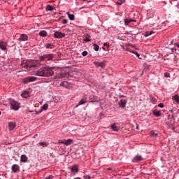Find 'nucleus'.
I'll return each mask as SVG.
<instances>
[{
    "mask_svg": "<svg viewBox=\"0 0 179 179\" xmlns=\"http://www.w3.org/2000/svg\"><path fill=\"white\" fill-rule=\"evenodd\" d=\"M87 54H89L88 52H87V51H83L82 53H81V55H83V57H86L87 55Z\"/></svg>",
    "mask_w": 179,
    "mask_h": 179,
    "instance_id": "nucleus-36",
    "label": "nucleus"
},
{
    "mask_svg": "<svg viewBox=\"0 0 179 179\" xmlns=\"http://www.w3.org/2000/svg\"><path fill=\"white\" fill-rule=\"evenodd\" d=\"M90 34H87L84 35V38H83V41H85V43H89V41H92V39H90Z\"/></svg>",
    "mask_w": 179,
    "mask_h": 179,
    "instance_id": "nucleus-17",
    "label": "nucleus"
},
{
    "mask_svg": "<svg viewBox=\"0 0 179 179\" xmlns=\"http://www.w3.org/2000/svg\"><path fill=\"white\" fill-rule=\"evenodd\" d=\"M143 36L144 37H149L150 35L149 34V31H145L144 32Z\"/></svg>",
    "mask_w": 179,
    "mask_h": 179,
    "instance_id": "nucleus-41",
    "label": "nucleus"
},
{
    "mask_svg": "<svg viewBox=\"0 0 179 179\" xmlns=\"http://www.w3.org/2000/svg\"><path fill=\"white\" fill-rule=\"evenodd\" d=\"M55 9V8H54V6H52L51 5H47L45 7L46 11H51V10H54Z\"/></svg>",
    "mask_w": 179,
    "mask_h": 179,
    "instance_id": "nucleus-26",
    "label": "nucleus"
},
{
    "mask_svg": "<svg viewBox=\"0 0 179 179\" xmlns=\"http://www.w3.org/2000/svg\"><path fill=\"white\" fill-rule=\"evenodd\" d=\"M65 36H66L65 33H62L59 31H56L54 34L55 38H64V37H65Z\"/></svg>",
    "mask_w": 179,
    "mask_h": 179,
    "instance_id": "nucleus-9",
    "label": "nucleus"
},
{
    "mask_svg": "<svg viewBox=\"0 0 179 179\" xmlns=\"http://www.w3.org/2000/svg\"><path fill=\"white\" fill-rule=\"evenodd\" d=\"M66 15L69 17V19L70 20H75V15L69 13V12L66 13Z\"/></svg>",
    "mask_w": 179,
    "mask_h": 179,
    "instance_id": "nucleus-29",
    "label": "nucleus"
},
{
    "mask_svg": "<svg viewBox=\"0 0 179 179\" xmlns=\"http://www.w3.org/2000/svg\"><path fill=\"white\" fill-rule=\"evenodd\" d=\"M111 129L114 131L115 132H117V131L120 130V127L115 126V124H111L110 126Z\"/></svg>",
    "mask_w": 179,
    "mask_h": 179,
    "instance_id": "nucleus-27",
    "label": "nucleus"
},
{
    "mask_svg": "<svg viewBox=\"0 0 179 179\" xmlns=\"http://www.w3.org/2000/svg\"><path fill=\"white\" fill-rule=\"evenodd\" d=\"M81 1H83L84 2L86 1V0H81Z\"/></svg>",
    "mask_w": 179,
    "mask_h": 179,
    "instance_id": "nucleus-55",
    "label": "nucleus"
},
{
    "mask_svg": "<svg viewBox=\"0 0 179 179\" xmlns=\"http://www.w3.org/2000/svg\"><path fill=\"white\" fill-rule=\"evenodd\" d=\"M41 113H43V109H40L39 110H36L35 111V113L36 115L41 114Z\"/></svg>",
    "mask_w": 179,
    "mask_h": 179,
    "instance_id": "nucleus-39",
    "label": "nucleus"
},
{
    "mask_svg": "<svg viewBox=\"0 0 179 179\" xmlns=\"http://www.w3.org/2000/svg\"><path fill=\"white\" fill-rule=\"evenodd\" d=\"M102 50H103V51H107V49H106V48H104V47H102Z\"/></svg>",
    "mask_w": 179,
    "mask_h": 179,
    "instance_id": "nucleus-53",
    "label": "nucleus"
},
{
    "mask_svg": "<svg viewBox=\"0 0 179 179\" xmlns=\"http://www.w3.org/2000/svg\"><path fill=\"white\" fill-rule=\"evenodd\" d=\"M93 50H94V51H99V50L100 49V46H99V45L94 43L93 44Z\"/></svg>",
    "mask_w": 179,
    "mask_h": 179,
    "instance_id": "nucleus-31",
    "label": "nucleus"
},
{
    "mask_svg": "<svg viewBox=\"0 0 179 179\" xmlns=\"http://www.w3.org/2000/svg\"><path fill=\"white\" fill-rule=\"evenodd\" d=\"M29 40V36L26 34H22L20 35V37L18 38L19 41H27Z\"/></svg>",
    "mask_w": 179,
    "mask_h": 179,
    "instance_id": "nucleus-13",
    "label": "nucleus"
},
{
    "mask_svg": "<svg viewBox=\"0 0 179 179\" xmlns=\"http://www.w3.org/2000/svg\"><path fill=\"white\" fill-rule=\"evenodd\" d=\"M66 23H68V20L64 19V20H62V24H66Z\"/></svg>",
    "mask_w": 179,
    "mask_h": 179,
    "instance_id": "nucleus-45",
    "label": "nucleus"
},
{
    "mask_svg": "<svg viewBox=\"0 0 179 179\" xmlns=\"http://www.w3.org/2000/svg\"><path fill=\"white\" fill-rule=\"evenodd\" d=\"M39 36H40L41 37H47V36H48L47 31H44V30L41 31L39 32Z\"/></svg>",
    "mask_w": 179,
    "mask_h": 179,
    "instance_id": "nucleus-28",
    "label": "nucleus"
},
{
    "mask_svg": "<svg viewBox=\"0 0 179 179\" xmlns=\"http://www.w3.org/2000/svg\"><path fill=\"white\" fill-rule=\"evenodd\" d=\"M132 22H134V20H132L131 18H126V19H124V24H125V26H128L129 24V23H132Z\"/></svg>",
    "mask_w": 179,
    "mask_h": 179,
    "instance_id": "nucleus-25",
    "label": "nucleus"
},
{
    "mask_svg": "<svg viewBox=\"0 0 179 179\" xmlns=\"http://www.w3.org/2000/svg\"><path fill=\"white\" fill-rule=\"evenodd\" d=\"M29 94H30V92H29V91L27 90H24L22 94H21V96L23 99H27V97H29Z\"/></svg>",
    "mask_w": 179,
    "mask_h": 179,
    "instance_id": "nucleus-18",
    "label": "nucleus"
},
{
    "mask_svg": "<svg viewBox=\"0 0 179 179\" xmlns=\"http://www.w3.org/2000/svg\"><path fill=\"white\" fill-rule=\"evenodd\" d=\"M48 108V103H45L41 108V110H42V111L43 110H47Z\"/></svg>",
    "mask_w": 179,
    "mask_h": 179,
    "instance_id": "nucleus-33",
    "label": "nucleus"
},
{
    "mask_svg": "<svg viewBox=\"0 0 179 179\" xmlns=\"http://www.w3.org/2000/svg\"><path fill=\"white\" fill-rule=\"evenodd\" d=\"M54 68L48 66H43L35 71L36 76H41V78H50L54 75Z\"/></svg>",
    "mask_w": 179,
    "mask_h": 179,
    "instance_id": "nucleus-1",
    "label": "nucleus"
},
{
    "mask_svg": "<svg viewBox=\"0 0 179 179\" xmlns=\"http://www.w3.org/2000/svg\"><path fill=\"white\" fill-rule=\"evenodd\" d=\"M71 171H72L73 173H78L79 172V168L76 166V165H73L71 168Z\"/></svg>",
    "mask_w": 179,
    "mask_h": 179,
    "instance_id": "nucleus-24",
    "label": "nucleus"
},
{
    "mask_svg": "<svg viewBox=\"0 0 179 179\" xmlns=\"http://www.w3.org/2000/svg\"><path fill=\"white\" fill-rule=\"evenodd\" d=\"M44 47L47 49V50H52V48H54L55 45L52 43H45L44 44Z\"/></svg>",
    "mask_w": 179,
    "mask_h": 179,
    "instance_id": "nucleus-19",
    "label": "nucleus"
},
{
    "mask_svg": "<svg viewBox=\"0 0 179 179\" xmlns=\"http://www.w3.org/2000/svg\"><path fill=\"white\" fill-rule=\"evenodd\" d=\"M169 111L170 113H171V114H174V111L173 110V109H171Z\"/></svg>",
    "mask_w": 179,
    "mask_h": 179,
    "instance_id": "nucleus-52",
    "label": "nucleus"
},
{
    "mask_svg": "<svg viewBox=\"0 0 179 179\" xmlns=\"http://www.w3.org/2000/svg\"><path fill=\"white\" fill-rule=\"evenodd\" d=\"M159 108H163L164 107V103H160L157 105Z\"/></svg>",
    "mask_w": 179,
    "mask_h": 179,
    "instance_id": "nucleus-37",
    "label": "nucleus"
},
{
    "mask_svg": "<svg viewBox=\"0 0 179 179\" xmlns=\"http://www.w3.org/2000/svg\"><path fill=\"white\" fill-rule=\"evenodd\" d=\"M72 142H73V140L69 138L67 140L64 139V145L66 146H69L70 145H72Z\"/></svg>",
    "mask_w": 179,
    "mask_h": 179,
    "instance_id": "nucleus-23",
    "label": "nucleus"
},
{
    "mask_svg": "<svg viewBox=\"0 0 179 179\" xmlns=\"http://www.w3.org/2000/svg\"><path fill=\"white\" fill-rule=\"evenodd\" d=\"M37 146H42V148H47L48 146V143L45 141L39 142L37 143Z\"/></svg>",
    "mask_w": 179,
    "mask_h": 179,
    "instance_id": "nucleus-21",
    "label": "nucleus"
},
{
    "mask_svg": "<svg viewBox=\"0 0 179 179\" xmlns=\"http://www.w3.org/2000/svg\"><path fill=\"white\" fill-rule=\"evenodd\" d=\"M128 103V100L127 99H121L118 102V106L120 108H125L127 103Z\"/></svg>",
    "mask_w": 179,
    "mask_h": 179,
    "instance_id": "nucleus-7",
    "label": "nucleus"
},
{
    "mask_svg": "<svg viewBox=\"0 0 179 179\" xmlns=\"http://www.w3.org/2000/svg\"><path fill=\"white\" fill-rule=\"evenodd\" d=\"M84 179H92V176H89V175H85L83 176Z\"/></svg>",
    "mask_w": 179,
    "mask_h": 179,
    "instance_id": "nucleus-38",
    "label": "nucleus"
},
{
    "mask_svg": "<svg viewBox=\"0 0 179 179\" xmlns=\"http://www.w3.org/2000/svg\"><path fill=\"white\" fill-rule=\"evenodd\" d=\"M122 97H127V96L124 95H119V99H122Z\"/></svg>",
    "mask_w": 179,
    "mask_h": 179,
    "instance_id": "nucleus-50",
    "label": "nucleus"
},
{
    "mask_svg": "<svg viewBox=\"0 0 179 179\" xmlns=\"http://www.w3.org/2000/svg\"><path fill=\"white\" fill-rule=\"evenodd\" d=\"M85 103H87V96H84L80 101L78 102V106H83V104H85Z\"/></svg>",
    "mask_w": 179,
    "mask_h": 179,
    "instance_id": "nucleus-14",
    "label": "nucleus"
},
{
    "mask_svg": "<svg viewBox=\"0 0 179 179\" xmlns=\"http://www.w3.org/2000/svg\"><path fill=\"white\" fill-rule=\"evenodd\" d=\"M164 78H170V73L166 72L164 74Z\"/></svg>",
    "mask_w": 179,
    "mask_h": 179,
    "instance_id": "nucleus-35",
    "label": "nucleus"
},
{
    "mask_svg": "<svg viewBox=\"0 0 179 179\" xmlns=\"http://www.w3.org/2000/svg\"><path fill=\"white\" fill-rule=\"evenodd\" d=\"M174 45H175L176 47H177L178 48H179V43H174Z\"/></svg>",
    "mask_w": 179,
    "mask_h": 179,
    "instance_id": "nucleus-48",
    "label": "nucleus"
},
{
    "mask_svg": "<svg viewBox=\"0 0 179 179\" xmlns=\"http://www.w3.org/2000/svg\"><path fill=\"white\" fill-rule=\"evenodd\" d=\"M116 3L117 5H122V3H124V0H117Z\"/></svg>",
    "mask_w": 179,
    "mask_h": 179,
    "instance_id": "nucleus-34",
    "label": "nucleus"
},
{
    "mask_svg": "<svg viewBox=\"0 0 179 179\" xmlns=\"http://www.w3.org/2000/svg\"><path fill=\"white\" fill-rule=\"evenodd\" d=\"M57 78L59 79L66 78L69 79V80H78V79L76 78V73H73L72 71L65 72L62 71L59 73V76H57Z\"/></svg>",
    "mask_w": 179,
    "mask_h": 179,
    "instance_id": "nucleus-2",
    "label": "nucleus"
},
{
    "mask_svg": "<svg viewBox=\"0 0 179 179\" xmlns=\"http://www.w3.org/2000/svg\"><path fill=\"white\" fill-rule=\"evenodd\" d=\"M54 58L53 54H46L39 57V61H51Z\"/></svg>",
    "mask_w": 179,
    "mask_h": 179,
    "instance_id": "nucleus-4",
    "label": "nucleus"
},
{
    "mask_svg": "<svg viewBox=\"0 0 179 179\" xmlns=\"http://www.w3.org/2000/svg\"><path fill=\"white\" fill-rule=\"evenodd\" d=\"M103 47H107V48H110V44H108V43H104Z\"/></svg>",
    "mask_w": 179,
    "mask_h": 179,
    "instance_id": "nucleus-43",
    "label": "nucleus"
},
{
    "mask_svg": "<svg viewBox=\"0 0 179 179\" xmlns=\"http://www.w3.org/2000/svg\"><path fill=\"white\" fill-rule=\"evenodd\" d=\"M152 114L155 117H162V113L157 110H154Z\"/></svg>",
    "mask_w": 179,
    "mask_h": 179,
    "instance_id": "nucleus-22",
    "label": "nucleus"
},
{
    "mask_svg": "<svg viewBox=\"0 0 179 179\" xmlns=\"http://www.w3.org/2000/svg\"><path fill=\"white\" fill-rule=\"evenodd\" d=\"M54 176L52 175H50L48 177H46L45 179H53Z\"/></svg>",
    "mask_w": 179,
    "mask_h": 179,
    "instance_id": "nucleus-46",
    "label": "nucleus"
},
{
    "mask_svg": "<svg viewBox=\"0 0 179 179\" xmlns=\"http://www.w3.org/2000/svg\"><path fill=\"white\" fill-rule=\"evenodd\" d=\"M79 106H80V105H79V103L76 105L75 108H78V107H79Z\"/></svg>",
    "mask_w": 179,
    "mask_h": 179,
    "instance_id": "nucleus-54",
    "label": "nucleus"
},
{
    "mask_svg": "<svg viewBox=\"0 0 179 179\" xmlns=\"http://www.w3.org/2000/svg\"><path fill=\"white\" fill-rule=\"evenodd\" d=\"M10 104L11 110H14V111H17L20 108V103L15 99H10Z\"/></svg>",
    "mask_w": 179,
    "mask_h": 179,
    "instance_id": "nucleus-3",
    "label": "nucleus"
},
{
    "mask_svg": "<svg viewBox=\"0 0 179 179\" xmlns=\"http://www.w3.org/2000/svg\"><path fill=\"white\" fill-rule=\"evenodd\" d=\"M21 66L24 69H31V65L30 64L29 60H22L21 62Z\"/></svg>",
    "mask_w": 179,
    "mask_h": 179,
    "instance_id": "nucleus-6",
    "label": "nucleus"
},
{
    "mask_svg": "<svg viewBox=\"0 0 179 179\" xmlns=\"http://www.w3.org/2000/svg\"><path fill=\"white\" fill-rule=\"evenodd\" d=\"M171 51H172V52H176V51H177V48H171Z\"/></svg>",
    "mask_w": 179,
    "mask_h": 179,
    "instance_id": "nucleus-47",
    "label": "nucleus"
},
{
    "mask_svg": "<svg viewBox=\"0 0 179 179\" xmlns=\"http://www.w3.org/2000/svg\"><path fill=\"white\" fill-rule=\"evenodd\" d=\"M58 143H61L62 145H65V139L64 140H59Z\"/></svg>",
    "mask_w": 179,
    "mask_h": 179,
    "instance_id": "nucleus-40",
    "label": "nucleus"
},
{
    "mask_svg": "<svg viewBox=\"0 0 179 179\" xmlns=\"http://www.w3.org/2000/svg\"><path fill=\"white\" fill-rule=\"evenodd\" d=\"M89 99H90V103H96L100 100L99 99V97H97V96H96L94 94L90 95L89 96Z\"/></svg>",
    "mask_w": 179,
    "mask_h": 179,
    "instance_id": "nucleus-8",
    "label": "nucleus"
},
{
    "mask_svg": "<svg viewBox=\"0 0 179 179\" xmlns=\"http://www.w3.org/2000/svg\"><path fill=\"white\" fill-rule=\"evenodd\" d=\"M172 99L174 100V101L179 104V96L178 94L174 95Z\"/></svg>",
    "mask_w": 179,
    "mask_h": 179,
    "instance_id": "nucleus-30",
    "label": "nucleus"
},
{
    "mask_svg": "<svg viewBox=\"0 0 179 179\" xmlns=\"http://www.w3.org/2000/svg\"><path fill=\"white\" fill-rule=\"evenodd\" d=\"M36 80H37V78L34 76L26 77L22 79V83L24 85H27V83H30V82H36Z\"/></svg>",
    "mask_w": 179,
    "mask_h": 179,
    "instance_id": "nucleus-5",
    "label": "nucleus"
},
{
    "mask_svg": "<svg viewBox=\"0 0 179 179\" xmlns=\"http://www.w3.org/2000/svg\"><path fill=\"white\" fill-rule=\"evenodd\" d=\"M29 160V157H27V155H22L20 157V162L21 163H27V161Z\"/></svg>",
    "mask_w": 179,
    "mask_h": 179,
    "instance_id": "nucleus-16",
    "label": "nucleus"
},
{
    "mask_svg": "<svg viewBox=\"0 0 179 179\" xmlns=\"http://www.w3.org/2000/svg\"><path fill=\"white\" fill-rule=\"evenodd\" d=\"M131 52H132L133 54H135V55H136V57H138V58H139V57H140L141 55H139V53H138V52L131 51Z\"/></svg>",
    "mask_w": 179,
    "mask_h": 179,
    "instance_id": "nucleus-44",
    "label": "nucleus"
},
{
    "mask_svg": "<svg viewBox=\"0 0 179 179\" xmlns=\"http://www.w3.org/2000/svg\"><path fill=\"white\" fill-rule=\"evenodd\" d=\"M13 173H19L20 171V166L17 164H13L11 167Z\"/></svg>",
    "mask_w": 179,
    "mask_h": 179,
    "instance_id": "nucleus-12",
    "label": "nucleus"
},
{
    "mask_svg": "<svg viewBox=\"0 0 179 179\" xmlns=\"http://www.w3.org/2000/svg\"><path fill=\"white\" fill-rule=\"evenodd\" d=\"M61 17L59 18V20H60Z\"/></svg>",
    "mask_w": 179,
    "mask_h": 179,
    "instance_id": "nucleus-57",
    "label": "nucleus"
},
{
    "mask_svg": "<svg viewBox=\"0 0 179 179\" xmlns=\"http://www.w3.org/2000/svg\"><path fill=\"white\" fill-rule=\"evenodd\" d=\"M94 64L95 66L101 68L102 69H104V68H106V63H104L103 62H94Z\"/></svg>",
    "mask_w": 179,
    "mask_h": 179,
    "instance_id": "nucleus-11",
    "label": "nucleus"
},
{
    "mask_svg": "<svg viewBox=\"0 0 179 179\" xmlns=\"http://www.w3.org/2000/svg\"><path fill=\"white\" fill-rule=\"evenodd\" d=\"M129 47H131L132 48H135V45L133 44H129Z\"/></svg>",
    "mask_w": 179,
    "mask_h": 179,
    "instance_id": "nucleus-49",
    "label": "nucleus"
},
{
    "mask_svg": "<svg viewBox=\"0 0 179 179\" xmlns=\"http://www.w3.org/2000/svg\"><path fill=\"white\" fill-rule=\"evenodd\" d=\"M142 160H143V157L141 155H136L132 159V163H139Z\"/></svg>",
    "mask_w": 179,
    "mask_h": 179,
    "instance_id": "nucleus-10",
    "label": "nucleus"
},
{
    "mask_svg": "<svg viewBox=\"0 0 179 179\" xmlns=\"http://www.w3.org/2000/svg\"><path fill=\"white\" fill-rule=\"evenodd\" d=\"M8 127H9L10 131H13V129H15V127H16V123L13 122H10L8 123Z\"/></svg>",
    "mask_w": 179,
    "mask_h": 179,
    "instance_id": "nucleus-20",
    "label": "nucleus"
},
{
    "mask_svg": "<svg viewBox=\"0 0 179 179\" xmlns=\"http://www.w3.org/2000/svg\"><path fill=\"white\" fill-rule=\"evenodd\" d=\"M6 45H8V43L0 41V48L2 50V51L6 50Z\"/></svg>",
    "mask_w": 179,
    "mask_h": 179,
    "instance_id": "nucleus-15",
    "label": "nucleus"
},
{
    "mask_svg": "<svg viewBox=\"0 0 179 179\" xmlns=\"http://www.w3.org/2000/svg\"><path fill=\"white\" fill-rule=\"evenodd\" d=\"M1 114H2V112L0 111V115H1Z\"/></svg>",
    "mask_w": 179,
    "mask_h": 179,
    "instance_id": "nucleus-56",
    "label": "nucleus"
},
{
    "mask_svg": "<svg viewBox=\"0 0 179 179\" xmlns=\"http://www.w3.org/2000/svg\"><path fill=\"white\" fill-rule=\"evenodd\" d=\"M150 134L152 136H154V138H156L157 135H159L158 133L155 132L153 130H152Z\"/></svg>",
    "mask_w": 179,
    "mask_h": 179,
    "instance_id": "nucleus-32",
    "label": "nucleus"
},
{
    "mask_svg": "<svg viewBox=\"0 0 179 179\" xmlns=\"http://www.w3.org/2000/svg\"><path fill=\"white\" fill-rule=\"evenodd\" d=\"M153 33H155L153 31H149V35L152 36V34H153Z\"/></svg>",
    "mask_w": 179,
    "mask_h": 179,
    "instance_id": "nucleus-51",
    "label": "nucleus"
},
{
    "mask_svg": "<svg viewBox=\"0 0 179 179\" xmlns=\"http://www.w3.org/2000/svg\"><path fill=\"white\" fill-rule=\"evenodd\" d=\"M173 118H174V114L168 115V119L169 120H173Z\"/></svg>",
    "mask_w": 179,
    "mask_h": 179,
    "instance_id": "nucleus-42",
    "label": "nucleus"
},
{
    "mask_svg": "<svg viewBox=\"0 0 179 179\" xmlns=\"http://www.w3.org/2000/svg\"><path fill=\"white\" fill-rule=\"evenodd\" d=\"M136 129H138V126L136 127Z\"/></svg>",
    "mask_w": 179,
    "mask_h": 179,
    "instance_id": "nucleus-58",
    "label": "nucleus"
}]
</instances>
